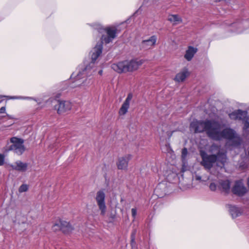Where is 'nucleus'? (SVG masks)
Segmentation results:
<instances>
[{"mask_svg":"<svg viewBox=\"0 0 249 249\" xmlns=\"http://www.w3.org/2000/svg\"><path fill=\"white\" fill-rule=\"evenodd\" d=\"M203 130L210 138L216 141L228 140L227 145L238 146L242 142L241 138L231 128H224L223 125H203Z\"/></svg>","mask_w":249,"mask_h":249,"instance_id":"f257e3e1","label":"nucleus"},{"mask_svg":"<svg viewBox=\"0 0 249 249\" xmlns=\"http://www.w3.org/2000/svg\"><path fill=\"white\" fill-rule=\"evenodd\" d=\"M98 31L102 33V31H105L107 34V36L103 35L101 37V41L97 43L95 47L91 51V62L89 66L85 67L82 71H79L76 75V80H79L84 77L85 76H89V71H90V68L94 64L97 58L100 55L102 52V44L104 42L106 44H108L111 42L113 39L116 37L117 29L115 27H107L105 29L102 28H98Z\"/></svg>","mask_w":249,"mask_h":249,"instance_id":"f03ea898","label":"nucleus"},{"mask_svg":"<svg viewBox=\"0 0 249 249\" xmlns=\"http://www.w3.org/2000/svg\"><path fill=\"white\" fill-rule=\"evenodd\" d=\"M144 60L135 59L113 64L111 68L118 73H125L136 71L144 62Z\"/></svg>","mask_w":249,"mask_h":249,"instance_id":"7ed1b4c3","label":"nucleus"},{"mask_svg":"<svg viewBox=\"0 0 249 249\" xmlns=\"http://www.w3.org/2000/svg\"><path fill=\"white\" fill-rule=\"evenodd\" d=\"M200 155L202 158L201 164L206 169H211L216 161L220 162L222 164L226 162V155L224 153L208 155L205 151L200 150Z\"/></svg>","mask_w":249,"mask_h":249,"instance_id":"20e7f679","label":"nucleus"},{"mask_svg":"<svg viewBox=\"0 0 249 249\" xmlns=\"http://www.w3.org/2000/svg\"><path fill=\"white\" fill-rule=\"evenodd\" d=\"M10 142L13 144L10 146L9 150H13L18 155H21L24 152L25 148L23 145L24 140L17 137H12Z\"/></svg>","mask_w":249,"mask_h":249,"instance_id":"39448f33","label":"nucleus"},{"mask_svg":"<svg viewBox=\"0 0 249 249\" xmlns=\"http://www.w3.org/2000/svg\"><path fill=\"white\" fill-rule=\"evenodd\" d=\"M106 195L103 190L98 191L95 196V200L101 211V215L104 216L107 210V207L105 203Z\"/></svg>","mask_w":249,"mask_h":249,"instance_id":"423d86ee","label":"nucleus"},{"mask_svg":"<svg viewBox=\"0 0 249 249\" xmlns=\"http://www.w3.org/2000/svg\"><path fill=\"white\" fill-rule=\"evenodd\" d=\"M231 119L241 121L244 124H249V116L247 111L238 109L229 114Z\"/></svg>","mask_w":249,"mask_h":249,"instance_id":"0eeeda50","label":"nucleus"},{"mask_svg":"<svg viewBox=\"0 0 249 249\" xmlns=\"http://www.w3.org/2000/svg\"><path fill=\"white\" fill-rule=\"evenodd\" d=\"M71 103L68 101L57 100L55 101L54 108L57 110L58 114H62L71 110Z\"/></svg>","mask_w":249,"mask_h":249,"instance_id":"6e6552de","label":"nucleus"},{"mask_svg":"<svg viewBox=\"0 0 249 249\" xmlns=\"http://www.w3.org/2000/svg\"><path fill=\"white\" fill-rule=\"evenodd\" d=\"M53 230L54 231L60 230L64 233L68 234L72 231L73 228L69 222L60 220L53 225Z\"/></svg>","mask_w":249,"mask_h":249,"instance_id":"1a4fd4ad","label":"nucleus"},{"mask_svg":"<svg viewBox=\"0 0 249 249\" xmlns=\"http://www.w3.org/2000/svg\"><path fill=\"white\" fill-rule=\"evenodd\" d=\"M132 157V156L130 154H127L119 157L117 162L118 168L120 170H126L127 169L128 162L131 159Z\"/></svg>","mask_w":249,"mask_h":249,"instance_id":"9d476101","label":"nucleus"},{"mask_svg":"<svg viewBox=\"0 0 249 249\" xmlns=\"http://www.w3.org/2000/svg\"><path fill=\"white\" fill-rule=\"evenodd\" d=\"M232 191L234 194L239 196H242L246 193L247 189L244 186L243 181L242 180H238L235 182Z\"/></svg>","mask_w":249,"mask_h":249,"instance_id":"9b49d317","label":"nucleus"},{"mask_svg":"<svg viewBox=\"0 0 249 249\" xmlns=\"http://www.w3.org/2000/svg\"><path fill=\"white\" fill-rule=\"evenodd\" d=\"M132 97L133 95L132 93H130L128 94L126 99L119 110V113L120 115H124L127 112L129 107L130 102L132 99Z\"/></svg>","mask_w":249,"mask_h":249,"instance_id":"f8f14e48","label":"nucleus"},{"mask_svg":"<svg viewBox=\"0 0 249 249\" xmlns=\"http://www.w3.org/2000/svg\"><path fill=\"white\" fill-rule=\"evenodd\" d=\"M212 116H214V119H206L205 121H198L196 119H193L190 124H220L218 122L215 120L216 116L215 115L213 114Z\"/></svg>","mask_w":249,"mask_h":249,"instance_id":"ddd939ff","label":"nucleus"},{"mask_svg":"<svg viewBox=\"0 0 249 249\" xmlns=\"http://www.w3.org/2000/svg\"><path fill=\"white\" fill-rule=\"evenodd\" d=\"M248 26H249V19L240 22L234 23L231 25L232 28H235L234 31L237 33H242L243 31L242 28L243 27H247Z\"/></svg>","mask_w":249,"mask_h":249,"instance_id":"4468645a","label":"nucleus"},{"mask_svg":"<svg viewBox=\"0 0 249 249\" xmlns=\"http://www.w3.org/2000/svg\"><path fill=\"white\" fill-rule=\"evenodd\" d=\"M157 37L155 36H151L149 39L143 40L141 43V46L144 49H149L154 46L156 42Z\"/></svg>","mask_w":249,"mask_h":249,"instance_id":"2eb2a0df","label":"nucleus"},{"mask_svg":"<svg viewBox=\"0 0 249 249\" xmlns=\"http://www.w3.org/2000/svg\"><path fill=\"white\" fill-rule=\"evenodd\" d=\"M11 167L14 170L20 172H25L27 170L28 164L22 162L20 160H18L14 164L11 165Z\"/></svg>","mask_w":249,"mask_h":249,"instance_id":"dca6fc26","label":"nucleus"},{"mask_svg":"<svg viewBox=\"0 0 249 249\" xmlns=\"http://www.w3.org/2000/svg\"><path fill=\"white\" fill-rule=\"evenodd\" d=\"M189 75L188 70L184 68L180 72L177 74L174 80L178 82H183Z\"/></svg>","mask_w":249,"mask_h":249,"instance_id":"f3484780","label":"nucleus"},{"mask_svg":"<svg viewBox=\"0 0 249 249\" xmlns=\"http://www.w3.org/2000/svg\"><path fill=\"white\" fill-rule=\"evenodd\" d=\"M161 132H160V139L164 140L167 138L169 139L172 135L173 132L169 131L168 125H162V127L160 129Z\"/></svg>","mask_w":249,"mask_h":249,"instance_id":"a211bd4d","label":"nucleus"},{"mask_svg":"<svg viewBox=\"0 0 249 249\" xmlns=\"http://www.w3.org/2000/svg\"><path fill=\"white\" fill-rule=\"evenodd\" d=\"M197 48L192 46H189L188 50L186 51L184 55L185 58L188 61H190L194 57L195 54L197 52Z\"/></svg>","mask_w":249,"mask_h":249,"instance_id":"6ab92c4d","label":"nucleus"},{"mask_svg":"<svg viewBox=\"0 0 249 249\" xmlns=\"http://www.w3.org/2000/svg\"><path fill=\"white\" fill-rule=\"evenodd\" d=\"M218 187L226 193L228 192L230 189V182L229 180H221L219 182Z\"/></svg>","mask_w":249,"mask_h":249,"instance_id":"aec40b11","label":"nucleus"},{"mask_svg":"<svg viewBox=\"0 0 249 249\" xmlns=\"http://www.w3.org/2000/svg\"><path fill=\"white\" fill-rule=\"evenodd\" d=\"M229 212L233 218H235L241 214L239 208L235 206H229Z\"/></svg>","mask_w":249,"mask_h":249,"instance_id":"412c9836","label":"nucleus"},{"mask_svg":"<svg viewBox=\"0 0 249 249\" xmlns=\"http://www.w3.org/2000/svg\"><path fill=\"white\" fill-rule=\"evenodd\" d=\"M168 20L173 23V24H177L182 22V19L178 15H169L168 17Z\"/></svg>","mask_w":249,"mask_h":249,"instance_id":"4be33fe9","label":"nucleus"},{"mask_svg":"<svg viewBox=\"0 0 249 249\" xmlns=\"http://www.w3.org/2000/svg\"><path fill=\"white\" fill-rule=\"evenodd\" d=\"M210 151L211 153L215 152H216L217 154L219 152H221L220 151V147L218 145H217L216 144H213L211 145L210 148Z\"/></svg>","mask_w":249,"mask_h":249,"instance_id":"5701e85b","label":"nucleus"},{"mask_svg":"<svg viewBox=\"0 0 249 249\" xmlns=\"http://www.w3.org/2000/svg\"><path fill=\"white\" fill-rule=\"evenodd\" d=\"M28 190V186L27 184H22L18 189V192L20 193L25 192Z\"/></svg>","mask_w":249,"mask_h":249,"instance_id":"b1692460","label":"nucleus"},{"mask_svg":"<svg viewBox=\"0 0 249 249\" xmlns=\"http://www.w3.org/2000/svg\"><path fill=\"white\" fill-rule=\"evenodd\" d=\"M188 154V151L186 148H184L182 149L181 158L183 160H185L187 155Z\"/></svg>","mask_w":249,"mask_h":249,"instance_id":"393cba45","label":"nucleus"},{"mask_svg":"<svg viewBox=\"0 0 249 249\" xmlns=\"http://www.w3.org/2000/svg\"><path fill=\"white\" fill-rule=\"evenodd\" d=\"M217 187V184L215 182L211 183L209 186L210 190L212 191H215L216 190Z\"/></svg>","mask_w":249,"mask_h":249,"instance_id":"a878e982","label":"nucleus"},{"mask_svg":"<svg viewBox=\"0 0 249 249\" xmlns=\"http://www.w3.org/2000/svg\"><path fill=\"white\" fill-rule=\"evenodd\" d=\"M4 162V156L2 154H0V166L3 165Z\"/></svg>","mask_w":249,"mask_h":249,"instance_id":"bb28decb","label":"nucleus"},{"mask_svg":"<svg viewBox=\"0 0 249 249\" xmlns=\"http://www.w3.org/2000/svg\"><path fill=\"white\" fill-rule=\"evenodd\" d=\"M132 215L134 218H135L137 214V210L136 208H132L131 209Z\"/></svg>","mask_w":249,"mask_h":249,"instance_id":"cd10ccee","label":"nucleus"},{"mask_svg":"<svg viewBox=\"0 0 249 249\" xmlns=\"http://www.w3.org/2000/svg\"><path fill=\"white\" fill-rule=\"evenodd\" d=\"M136 234V231H134L131 235V241L134 242L135 240V235Z\"/></svg>","mask_w":249,"mask_h":249,"instance_id":"c85d7f7f","label":"nucleus"},{"mask_svg":"<svg viewBox=\"0 0 249 249\" xmlns=\"http://www.w3.org/2000/svg\"><path fill=\"white\" fill-rule=\"evenodd\" d=\"M6 108L5 107H2L0 108V114L5 112Z\"/></svg>","mask_w":249,"mask_h":249,"instance_id":"c756f323","label":"nucleus"},{"mask_svg":"<svg viewBox=\"0 0 249 249\" xmlns=\"http://www.w3.org/2000/svg\"><path fill=\"white\" fill-rule=\"evenodd\" d=\"M196 179L197 180H199L200 181L201 179V177L200 176H196Z\"/></svg>","mask_w":249,"mask_h":249,"instance_id":"7c9ffc66","label":"nucleus"},{"mask_svg":"<svg viewBox=\"0 0 249 249\" xmlns=\"http://www.w3.org/2000/svg\"><path fill=\"white\" fill-rule=\"evenodd\" d=\"M243 129L244 130L249 129V125H244Z\"/></svg>","mask_w":249,"mask_h":249,"instance_id":"2f4dec72","label":"nucleus"},{"mask_svg":"<svg viewBox=\"0 0 249 249\" xmlns=\"http://www.w3.org/2000/svg\"><path fill=\"white\" fill-rule=\"evenodd\" d=\"M196 126H197V127H196L195 128V131H196V132H197V129H198V127H199V126L200 125H196Z\"/></svg>","mask_w":249,"mask_h":249,"instance_id":"473e14b6","label":"nucleus"},{"mask_svg":"<svg viewBox=\"0 0 249 249\" xmlns=\"http://www.w3.org/2000/svg\"><path fill=\"white\" fill-rule=\"evenodd\" d=\"M102 73H103V71L102 70H100L98 71V73L100 74V75H102Z\"/></svg>","mask_w":249,"mask_h":249,"instance_id":"72a5a7b5","label":"nucleus"},{"mask_svg":"<svg viewBox=\"0 0 249 249\" xmlns=\"http://www.w3.org/2000/svg\"><path fill=\"white\" fill-rule=\"evenodd\" d=\"M74 75V73H72L71 76H73Z\"/></svg>","mask_w":249,"mask_h":249,"instance_id":"f704fd0d","label":"nucleus"}]
</instances>
